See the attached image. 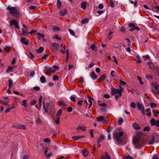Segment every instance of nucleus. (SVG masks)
I'll list each match as a JSON object with an SVG mask.
<instances>
[{"label":"nucleus","mask_w":159,"mask_h":159,"mask_svg":"<svg viewBox=\"0 0 159 159\" xmlns=\"http://www.w3.org/2000/svg\"><path fill=\"white\" fill-rule=\"evenodd\" d=\"M133 143L135 147L137 148H140L146 144L143 141L140 139V137H135L133 139Z\"/></svg>","instance_id":"obj_1"},{"label":"nucleus","mask_w":159,"mask_h":159,"mask_svg":"<svg viewBox=\"0 0 159 159\" xmlns=\"http://www.w3.org/2000/svg\"><path fill=\"white\" fill-rule=\"evenodd\" d=\"M111 94L112 95H115V98L117 100L122 95V91L121 89H115L113 88L111 89Z\"/></svg>","instance_id":"obj_2"},{"label":"nucleus","mask_w":159,"mask_h":159,"mask_svg":"<svg viewBox=\"0 0 159 159\" xmlns=\"http://www.w3.org/2000/svg\"><path fill=\"white\" fill-rule=\"evenodd\" d=\"M7 9L9 11V12L11 14H12L15 17H18L20 14L19 12L14 7H11L8 6L7 7Z\"/></svg>","instance_id":"obj_3"},{"label":"nucleus","mask_w":159,"mask_h":159,"mask_svg":"<svg viewBox=\"0 0 159 159\" xmlns=\"http://www.w3.org/2000/svg\"><path fill=\"white\" fill-rule=\"evenodd\" d=\"M123 134L124 133L122 131H121L119 133H116L114 134V136L117 142L119 143H120L121 142L122 139L120 138V137L122 136Z\"/></svg>","instance_id":"obj_4"},{"label":"nucleus","mask_w":159,"mask_h":159,"mask_svg":"<svg viewBox=\"0 0 159 159\" xmlns=\"http://www.w3.org/2000/svg\"><path fill=\"white\" fill-rule=\"evenodd\" d=\"M59 47V45L56 43H53L50 45V49L52 52H55L58 49Z\"/></svg>","instance_id":"obj_5"},{"label":"nucleus","mask_w":159,"mask_h":159,"mask_svg":"<svg viewBox=\"0 0 159 159\" xmlns=\"http://www.w3.org/2000/svg\"><path fill=\"white\" fill-rule=\"evenodd\" d=\"M129 27H133V28H131L130 30V31L131 32L133 31L134 30H136L139 31L140 29L139 27L137 26H135L134 24L133 23H130L129 24Z\"/></svg>","instance_id":"obj_6"},{"label":"nucleus","mask_w":159,"mask_h":159,"mask_svg":"<svg viewBox=\"0 0 159 159\" xmlns=\"http://www.w3.org/2000/svg\"><path fill=\"white\" fill-rule=\"evenodd\" d=\"M137 107L139 110L141 111L143 115L145 114L144 108L143 104L139 103L137 104Z\"/></svg>","instance_id":"obj_7"},{"label":"nucleus","mask_w":159,"mask_h":159,"mask_svg":"<svg viewBox=\"0 0 159 159\" xmlns=\"http://www.w3.org/2000/svg\"><path fill=\"white\" fill-rule=\"evenodd\" d=\"M97 120L99 122H106L108 120V119L106 117H103L101 116L98 117Z\"/></svg>","instance_id":"obj_8"},{"label":"nucleus","mask_w":159,"mask_h":159,"mask_svg":"<svg viewBox=\"0 0 159 159\" xmlns=\"http://www.w3.org/2000/svg\"><path fill=\"white\" fill-rule=\"evenodd\" d=\"M10 25L11 26L15 25V27L17 29H19V27L18 26V22L17 21L15 20H11L10 22Z\"/></svg>","instance_id":"obj_9"},{"label":"nucleus","mask_w":159,"mask_h":159,"mask_svg":"<svg viewBox=\"0 0 159 159\" xmlns=\"http://www.w3.org/2000/svg\"><path fill=\"white\" fill-rule=\"evenodd\" d=\"M23 26L25 28H22V34L23 35L26 36L28 35V30L26 29V27L24 24L23 25Z\"/></svg>","instance_id":"obj_10"},{"label":"nucleus","mask_w":159,"mask_h":159,"mask_svg":"<svg viewBox=\"0 0 159 159\" xmlns=\"http://www.w3.org/2000/svg\"><path fill=\"white\" fill-rule=\"evenodd\" d=\"M20 41L22 43L24 44L25 45H27L28 43L27 39L25 37H22L21 38Z\"/></svg>","instance_id":"obj_11"},{"label":"nucleus","mask_w":159,"mask_h":159,"mask_svg":"<svg viewBox=\"0 0 159 159\" xmlns=\"http://www.w3.org/2000/svg\"><path fill=\"white\" fill-rule=\"evenodd\" d=\"M80 129L84 131H85L86 130V126H80L79 125L76 128L77 130L79 132V129Z\"/></svg>","instance_id":"obj_12"},{"label":"nucleus","mask_w":159,"mask_h":159,"mask_svg":"<svg viewBox=\"0 0 159 159\" xmlns=\"http://www.w3.org/2000/svg\"><path fill=\"white\" fill-rule=\"evenodd\" d=\"M60 15L62 16H64L67 13V10L66 9H63L61 10L59 12Z\"/></svg>","instance_id":"obj_13"},{"label":"nucleus","mask_w":159,"mask_h":159,"mask_svg":"<svg viewBox=\"0 0 159 159\" xmlns=\"http://www.w3.org/2000/svg\"><path fill=\"white\" fill-rule=\"evenodd\" d=\"M50 104L48 103H47L45 104L44 102L43 103V106L46 112L47 113L48 112V109L49 106Z\"/></svg>","instance_id":"obj_14"},{"label":"nucleus","mask_w":159,"mask_h":159,"mask_svg":"<svg viewBox=\"0 0 159 159\" xmlns=\"http://www.w3.org/2000/svg\"><path fill=\"white\" fill-rule=\"evenodd\" d=\"M37 34L38 36V39H43V40H45V36L43 34H41L39 33H37Z\"/></svg>","instance_id":"obj_15"},{"label":"nucleus","mask_w":159,"mask_h":159,"mask_svg":"<svg viewBox=\"0 0 159 159\" xmlns=\"http://www.w3.org/2000/svg\"><path fill=\"white\" fill-rule=\"evenodd\" d=\"M155 138L154 136H152L149 139V144H152L154 143Z\"/></svg>","instance_id":"obj_16"},{"label":"nucleus","mask_w":159,"mask_h":159,"mask_svg":"<svg viewBox=\"0 0 159 159\" xmlns=\"http://www.w3.org/2000/svg\"><path fill=\"white\" fill-rule=\"evenodd\" d=\"M87 2L86 1L83 2L81 4V6L82 8L85 9L86 8Z\"/></svg>","instance_id":"obj_17"},{"label":"nucleus","mask_w":159,"mask_h":159,"mask_svg":"<svg viewBox=\"0 0 159 159\" xmlns=\"http://www.w3.org/2000/svg\"><path fill=\"white\" fill-rule=\"evenodd\" d=\"M17 128L25 130V126L22 124H18Z\"/></svg>","instance_id":"obj_18"},{"label":"nucleus","mask_w":159,"mask_h":159,"mask_svg":"<svg viewBox=\"0 0 159 159\" xmlns=\"http://www.w3.org/2000/svg\"><path fill=\"white\" fill-rule=\"evenodd\" d=\"M17 128L25 130V126L22 124H18Z\"/></svg>","instance_id":"obj_19"},{"label":"nucleus","mask_w":159,"mask_h":159,"mask_svg":"<svg viewBox=\"0 0 159 159\" xmlns=\"http://www.w3.org/2000/svg\"><path fill=\"white\" fill-rule=\"evenodd\" d=\"M133 126L136 129H140V127L139 126L138 124L136 123H134L133 124Z\"/></svg>","instance_id":"obj_20"},{"label":"nucleus","mask_w":159,"mask_h":159,"mask_svg":"<svg viewBox=\"0 0 159 159\" xmlns=\"http://www.w3.org/2000/svg\"><path fill=\"white\" fill-rule=\"evenodd\" d=\"M106 78V75H102L100 78H99L97 80L98 82L102 80H105Z\"/></svg>","instance_id":"obj_21"},{"label":"nucleus","mask_w":159,"mask_h":159,"mask_svg":"<svg viewBox=\"0 0 159 159\" xmlns=\"http://www.w3.org/2000/svg\"><path fill=\"white\" fill-rule=\"evenodd\" d=\"M88 153L89 152L87 149H85L83 150L82 154L84 156H87L88 155Z\"/></svg>","instance_id":"obj_22"},{"label":"nucleus","mask_w":159,"mask_h":159,"mask_svg":"<svg viewBox=\"0 0 159 159\" xmlns=\"http://www.w3.org/2000/svg\"><path fill=\"white\" fill-rule=\"evenodd\" d=\"M91 78L93 80H95L97 79V76L96 75L94 72H92L90 75Z\"/></svg>","instance_id":"obj_23"},{"label":"nucleus","mask_w":159,"mask_h":159,"mask_svg":"<svg viewBox=\"0 0 159 159\" xmlns=\"http://www.w3.org/2000/svg\"><path fill=\"white\" fill-rule=\"evenodd\" d=\"M40 80L41 83H44L46 82V79L44 76H41L40 78Z\"/></svg>","instance_id":"obj_24"},{"label":"nucleus","mask_w":159,"mask_h":159,"mask_svg":"<svg viewBox=\"0 0 159 159\" xmlns=\"http://www.w3.org/2000/svg\"><path fill=\"white\" fill-rule=\"evenodd\" d=\"M104 139V136L103 135H101L98 138V143H99L101 141L103 140Z\"/></svg>","instance_id":"obj_25"},{"label":"nucleus","mask_w":159,"mask_h":159,"mask_svg":"<svg viewBox=\"0 0 159 159\" xmlns=\"http://www.w3.org/2000/svg\"><path fill=\"white\" fill-rule=\"evenodd\" d=\"M13 68V67L8 66V69L6 70V73H9L10 72H13L12 69Z\"/></svg>","instance_id":"obj_26"},{"label":"nucleus","mask_w":159,"mask_h":159,"mask_svg":"<svg viewBox=\"0 0 159 159\" xmlns=\"http://www.w3.org/2000/svg\"><path fill=\"white\" fill-rule=\"evenodd\" d=\"M62 112V110L61 109H60L57 112L56 115V117H60V116L61 115Z\"/></svg>","instance_id":"obj_27"},{"label":"nucleus","mask_w":159,"mask_h":159,"mask_svg":"<svg viewBox=\"0 0 159 159\" xmlns=\"http://www.w3.org/2000/svg\"><path fill=\"white\" fill-rule=\"evenodd\" d=\"M9 81V89H11L13 84V82L12 80L11 79H10L8 80Z\"/></svg>","instance_id":"obj_28"},{"label":"nucleus","mask_w":159,"mask_h":159,"mask_svg":"<svg viewBox=\"0 0 159 159\" xmlns=\"http://www.w3.org/2000/svg\"><path fill=\"white\" fill-rule=\"evenodd\" d=\"M57 6L58 8H60L61 6V3L60 0H57Z\"/></svg>","instance_id":"obj_29"},{"label":"nucleus","mask_w":159,"mask_h":159,"mask_svg":"<svg viewBox=\"0 0 159 159\" xmlns=\"http://www.w3.org/2000/svg\"><path fill=\"white\" fill-rule=\"evenodd\" d=\"M43 50L44 48L43 47H40L36 50V52L39 53H40L43 52Z\"/></svg>","instance_id":"obj_30"},{"label":"nucleus","mask_w":159,"mask_h":159,"mask_svg":"<svg viewBox=\"0 0 159 159\" xmlns=\"http://www.w3.org/2000/svg\"><path fill=\"white\" fill-rule=\"evenodd\" d=\"M150 123L152 125H155L156 123L155 120L153 118L150 121Z\"/></svg>","instance_id":"obj_31"},{"label":"nucleus","mask_w":159,"mask_h":159,"mask_svg":"<svg viewBox=\"0 0 159 159\" xmlns=\"http://www.w3.org/2000/svg\"><path fill=\"white\" fill-rule=\"evenodd\" d=\"M51 139L50 138H45L43 140V141L46 143H49L51 142Z\"/></svg>","instance_id":"obj_32"},{"label":"nucleus","mask_w":159,"mask_h":159,"mask_svg":"<svg viewBox=\"0 0 159 159\" xmlns=\"http://www.w3.org/2000/svg\"><path fill=\"white\" fill-rule=\"evenodd\" d=\"M56 119H54V121H55V123L57 124H59L60 122V117L56 116Z\"/></svg>","instance_id":"obj_33"},{"label":"nucleus","mask_w":159,"mask_h":159,"mask_svg":"<svg viewBox=\"0 0 159 159\" xmlns=\"http://www.w3.org/2000/svg\"><path fill=\"white\" fill-rule=\"evenodd\" d=\"M90 48H91L93 50V51H96V47L95 45L94 44H92L90 47Z\"/></svg>","instance_id":"obj_34"},{"label":"nucleus","mask_w":159,"mask_h":159,"mask_svg":"<svg viewBox=\"0 0 159 159\" xmlns=\"http://www.w3.org/2000/svg\"><path fill=\"white\" fill-rule=\"evenodd\" d=\"M47 70L48 72H50V73H53L56 72L55 70H52L51 68L49 67L47 68Z\"/></svg>","instance_id":"obj_35"},{"label":"nucleus","mask_w":159,"mask_h":159,"mask_svg":"<svg viewBox=\"0 0 159 159\" xmlns=\"http://www.w3.org/2000/svg\"><path fill=\"white\" fill-rule=\"evenodd\" d=\"M22 105L25 107H26L27 106L26 100L24 99L23 100Z\"/></svg>","instance_id":"obj_36"},{"label":"nucleus","mask_w":159,"mask_h":159,"mask_svg":"<svg viewBox=\"0 0 159 159\" xmlns=\"http://www.w3.org/2000/svg\"><path fill=\"white\" fill-rule=\"evenodd\" d=\"M66 62L67 63L68 62V60L69 59V51L68 50L66 51Z\"/></svg>","instance_id":"obj_37"},{"label":"nucleus","mask_w":159,"mask_h":159,"mask_svg":"<svg viewBox=\"0 0 159 159\" xmlns=\"http://www.w3.org/2000/svg\"><path fill=\"white\" fill-rule=\"evenodd\" d=\"M88 19L87 18H85L82 20V23L83 24H84L88 23Z\"/></svg>","instance_id":"obj_38"},{"label":"nucleus","mask_w":159,"mask_h":159,"mask_svg":"<svg viewBox=\"0 0 159 159\" xmlns=\"http://www.w3.org/2000/svg\"><path fill=\"white\" fill-rule=\"evenodd\" d=\"M150 107L152 108L156 107H157L156 104L153 102H151L150 103Z\"/></svg>","instance_id":"obj_39"},{"label":"nucleus","mask_w":159,"mask_h":159,"mask_svg":"<svg viewBox=\"0 0 159 159\" xmlns=\"http://www.w3.org/2000/svg\"><path fill=\"white\" fill-rule=\"evenodd\" d=\"M42 97L41 96L39 98V104L40 107H41L42 106Z\"/></svg>","instance_id":"obj_40"},{"label":"nucleus","mask_w":159,"mask_h":159,"mask_svg":"<svg viewBox=\"0 0 159 159\" xmlns=\"http://www.w3.org/2000/svg\"><path fill=\"white\" fill-rule=\"evenodd\" d=\"M130 106V107L133 108H135L136 107V104L133 102H131Z\"/></svg>","instance_id":"obj_41"},{"label":"nucleus","mask_w":159,"mask_h":159,"mask_svg":"<svg viewBox=\"0 0 159 159\" xmlns=\"http://www.w3.org/2000/svg\"><path fill=\"white\" fill-rule=\"evenodd\" d=\"M105 153L106 157L107 158V159H111V158L108 152H105Z\"/></svg>","instance_id":"obj_42"},{"label":"nucleus","mask_w":159,"mask_h":159,"mask_svg":"<svg viewBox=\"0 0 159 159\" xmlns=\"http://www.w3.org/2000/svg\"><path fill=\"white\" fill-rule=\"evenodd\" d=\"M136 57L137 58V62L138 63H140L141 62V60L140 57L138 55L136 56Z\"/></svg>","instance_id":"obj_43"},{"label":"nucleus","mask_w":159,"mask_h":159,"mask_svg":"<svg viewBox=\"0 0 159 159\" xmlns=\"http://www.w3.org/2000/svg\"><path fill=\"white\" fill-rule=\"evenodd\" d=\"M59 104L62 107H66L67 106L65 104L64 102L62 101L60 102Z\"/></svg>","instance_id":"obj_44"},{"label":"nucleus","mask_w":159,"mask_h":159,"mask_svg":"<svg viewBox=\"0 0 159 159\" xmlns=\"http://www.w3.org/2000/svg\"><path fill=\"white\" fill-rule=\"evenodd\" d=\"M119 82L120 84L123 85H125L126 84V83L125 82L122 81L121 80H119Z\"/></svg>","instance_id":"obj_45"},{"label":"nucleus","mask_w":159,"mask_h":159,"mask_svg":"<svg viewBox=\"0 0 159 159\" xmlns=\"http://www.w3.org/2000/svg\"><path fill=\"white\" fill-rule=\"evenodd\" d=\"M145 78L146 79L149 80L152 79V76L150 75H147L145 76Z\"/></svg>","instance_id":"obj_46"},{"label":"nucleus","mask_w":159,"mask_h":159,"mask_svg":"<svg viewBox=\"0 0 159 159\" xmlns=\"http://www.w3.org/2000/svg\"><path fill=\"white\" fill-rule=\"evenodd\" d=\"M52 30L54 31H57L59 30V29L56 27H53L52 28Z\"/></svg>","instance_id":"obj_47"},{"label":"nucleus","mask_w":159,"mask_h":159,"mask_svg":"<svg viewBox=\"0 0 159 159\" xmlns=\"http://www.w3.org/2000/svg\"><path fill=\"white\" fill-rule=\"evenodd\" d=\"M152 112L154 113V115L156 117H157L158 116L157 115L159 114V111H157L155 112L154 110H153Z\"/></svg>","instance_id":"obj_48"},{"label":"nucleus","mask_w":159,"mask_h":159,"mask_svg":"<svg viewBox=\"0 0 159 159\" xmlns=\"http://www.w3.org/2000/svg\"><path fill=\"white\" fill-rule=\"evenodd\" d=\"M137 79L139 81L140 83L141 84H143V83L141 80V78L139 76H138L137 77Z\"/></svg>","instance_id":"obj_49"},{"label":"nucleus","mask_w":159,"mask_h":159,"mask_svg":"<svg viewBox=\"0 0 159 159\" xmlns=\"http://www.w3.org/2000/svg\"><path fill=\"white\" fill-rule=\"evenodd\" d=\"M58 78H59L58 77L57 75H54L53 77V80L54 81H56V80H58Z\"/></svg>","instance_id":"obj_50"},{"label":"nucleus","mask_w":159,"mask_h":159,"mask_svg":"<svg viewBox=\"0 0 159 159\" xmlns=\"http://www.w3.org/2000/svg\"><path fill=\"white\" fill-rule=\"evenodd\" d=\"M69 32L70 33V34L73 36L75 35V32L72 30L70 29H69L68 30Z\"/></svg>","instance_id":"obj_51"},{"label":"nucleus","mask_w":159,"mask_h":159,"mask_svg":"<svg viewBox=\"0 0 159 159\" xmlns=\"http://www.w3.org/2000/svg\"><path fill=\"white\" fill-rule=\"evenodd\" d=\"M35 122L37 124H40L41 123V121L39 118H38L36 120Z\"/></svg>","instance_id":"obj_52"},{"label":"nucleus","mask_w":159,"mask_h":159,"mask_svg":"<svg viewBox=\"0 0 159 159\" xmlns=\"http://www.w3.org/2000/svg\"><path fill=\"white\" fill-rule=\"evenodd\" d=\"M110 3L111 6L112 7H114V3L112 0H110Z\"/></svg>","instance_id":"obj_53"},{"label":"nucleus","mask_w":159,"mask_h":159,"mask_svg":"<svg viewBox=\"0 0 159 159\" xmlns=\"http://www.w3.org/2000/svg\"><path fill=\"white\" fill-rule=\"evenodd\" d=\"M70 98L71 101L74 102H75L76 101V98L74 96H71Z\"/></svg>","instance_id":"obj_54"},{"label":"nucleus","mask_w":159,"mask_h":159,"mask_svg":"<svg viewBox=\"0 0 159 159\" xmlns=\"http://www.w3.org/2000/svg\"><path fill=\"white\" fill-rule=\"evenodd\" d=\"M112 58L113 59V60H112V61L114 62L115 63L118 64L117 63V61L116 58V57L114 56H113L112 57Z\"/></svg>","instance_id":"obj_55"},{"label":"nucleus","mask_w":159,"mask_h":159,"mask_svg":"<svg viewBox=\"0 0 159 159\" xmlns=\"http://www.w3.org/2000/svg\"><path fill=\"white\" fill-rule=\"evenodd\" d=\"M79 136H74L72 137V138L74 140H78L80 138Z\"/></svg>","instance_id":"obj_56"},{"label":"nucleus","mask_w":159,"mask_h":159,"mask_svg":"<svg viewBox=\"0 0 159 159\" xmlns=\"http://www.w3.org/2000/svg\"><path fill=\"white\" fill-rule=\"evenodd\" d=\"M123 120L122 119H121L118 120V123L119 125H121L123 122Z\"/></svg>","instance_id":"obj_57"},{"label":"nucleus","mask_w":159,"mask_h":159,"mask_svg":"<svg viewBox=\"0 0 159 159\" xmlns=\"http://www.w3.org/2000/svg\"><path fill=\"white\" fill-rule=\"evenodd\" d=\"M150 129V127L148 126H147L145 127V128L143 130L144 131H149Z\"/></svg>","instance_id":"obj_58"},{"label":"nucleus","mask_w":159,"mask_h":159,"mask_svg":"<svg viewBox=\"0 0 159 159\" xmlns=\"http://www.w3.org/2000/svg\"><path fill=\"white\" fill-rule=\"evenodd\" d=\"M54 39H56L59 40H61V38L60 37H59L57 35H56L54 37Z\"/></svg>","instance_id":"obj_59"},{"label":"nucleus","mask_w":159,"mask_h":159,"mask_svg":"<svg viewBox=\"0 0 159 159\" xmlns=\"http://www.w3.org/2000/svg\"><path fill=\"white\" fill-rule=\"evenodd\" d=\"M130 2L132 4H134V6H136L137 5V1H135L134 2L132 1H130Z\"/></svg>","instance_id":"obj_60"},{"label":"nucleus","mask_w":159,"mask_h":159,"mask_svg":"<svg viewBox=\"0 0 159 159\" xmlns=\"http://www.w3.org/2000/svg\"><path fill=\"white\" fill-rule=\"evenodd\" d=\"M79 80L80 83H83L84 82V78L82 77H80L79 79Z\"/></svg>","instance_id":"obj_61"},{"label":"nucleus","mask_w":159,"mask_h":159,"mask_svg":"<svg viewBox=\"0 0 159 159\" xmlns=\"http://www.w3.org/2000/svg\"><path fill=\"white\" fill-rule=\"evenodd\" d=\"M2 104L6 106H10L7 102H5L3 101H2Z\"/></svg>","instance_id":"obj_62"},{"label":"nucleus","mask_w":159,"mask_h":159,"mask_svg":"<svg viewBox=\"0 0 159 159\" xmlns=\"http://www.w3.org/2000/svg\"><path fill=\"white\" fill-rule=\"evenodd\" d=\"M36 103V101L35 100H33L30 102V105L32 106L34 105Z\"/></svg>","instance_id":"obj_63"},{"label":"nucleus","mask_w":159,"mask_h":159,"mask_svg":"<svg viewBox=\"0 0 159 159\" xmlns=\"http://www.w3.org/2000/svg\"><path fill=\"white\" fill-rule=\"evenodd\" d=\"M157 127L159 126V120H157L156 121L155 125Z\"/></svg>","instance_id":"obj_64"}]
</instances>
